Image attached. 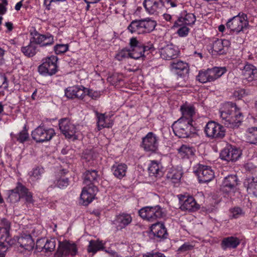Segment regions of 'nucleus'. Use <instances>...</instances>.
I'll return each mask as SVG.
<instances>
[{
	"label": "nucleus",
	"instance_id": "1",
	"mask_svg": "<svg viewBox=\"0 0 257 257\" xmlns=\"http://www.w3.org/2000/svg\"><path fill=\"white\" fill-rule=\"evenodd\" d=\"M222 122L226 127L237 128L241 123L243 116L236 104L227 102L220 109Z\"/></svg>",
	"mask_w": 257,
	"mask_h": 257
},
{
	"label": "nucleus",
	"instance_id": "2",
	"mask_svg": "<svg viewBox=\"0 0 257 257\" xmlns=\"http://www.w3.org/2000/svg\"><path fill=\"white\" fill-rule=\"evenodd\" d=\"M174 134L181 138H187L196 133V128L190 119L180 118L172 126Z\"/></svg>",
	"mask_w": 257,
	"mask_h": 257
},
{
	"label": "nucleus",
	"instance_id": "3",
	"mask_svg": "<svg viewBox=\"0 0 257 257\" xmlns=\"http://www.w3.org/2000/svg\"><path fill=\"white\" fill-rule=\"evenodd\" d=\"M21 198H25L27 203L33 202L32 194L21 183L18 182L14 189L9 191L7 201L15 203L18 202Z\"/></svg>",
	"mask_w": 257,
	"mask_h": 257
},
{
	"label": "nucleus",
	"instance_id": "4",
	"mask_svg": "<svg viewBox=\"0 0 257 257\" xmlns=\"http://www.w3.org/2000/svg\"><path fill=\"white\" fill-rule=\"evenodd\" d=\"M156 25V21L147 18L133 21L128 26L127 29L132 33L141 34L151 32L155 29Z\"/></svg>",
	"mask_w": 257,
	"mask_h": 257
},
{
	"label": "nucleus",
	"instance_id": "5",
	"mask_svg": "<svg viewBox=\"0 0 257 257\" xmlns=\"http://www.w3.org/2000/svg\"><path fill=\"white\" fill-rule=\"evenodd\" d=\"M139 214L144 220L150 222L157 221L166 215L163 209L159 205L144 207L139 211Z\"/></svg>",
	"mask_w": 257,
	"mask_h": 257
},
{
	"label": "nucleus",
	"instance_id": "6",
	"mask_svg": "<svg viewBox=\"0 0 257 257\" xmlns=\"http://www.w3.org/2000/svg\"><path fill=\"white\" fill-rule=\"evenodd\" d=\"M247 16L243 13H239L238 15L228 20L226 27L232 32L237 34L243 31L248 26Z\"/></svg>",
	"mask_w": 257,
	"mask_h": 257
},
{
	"label": "nucleus",
	"instance_id": "7",
	"mask_svg": "<svg viewBox=\"0 0 257 257\" xmlns=\"http://www.w3.org/2000/svg\"><path fill=\"white\" fill-rule=\"evenodd\" d=\"M78 253V247L76 243L70 240L59 241L58 247L54 257H74Z\"/></svg>",
	"mask_w": 257,
	"mask_h": 257
},
{
	"label": "nucleus",
	"instance_id": "8",
	"mask_svg": "<svg viewBox=\"0 0 257 257\" xmlns=\"http://www.w3.org/2000/svg\"><path fill=\"white\" fill-rule=\"evenodd\" d=\"M58 57L51 56L43 59V63L38 67L39 73L43 76H52L58 71L57 62Z\"/></svg>",
	"mask_w": 257,
	"mask_h": 257
},
{
	"label": "nucleus",
	"instance_id": "9",
	"mask_svg": "<svg viewBox=\"0 0 257 257\" xmlns=\"http://www.w3.org/2000/svg\"><path fill=\"white\" fill-rule=\"evenodd\" d=\"M54 130L46 128L43 126H39L32 132V137L37 143H42L50 140L55 135Z\"/></svg>",
	"mask_w": 257,
	"mask_h": 257
},
{
	"label": "nucleus",
	"instance_id": "10",
	"mask_svg": "<svg viewBox=\"0 0 257 257\" xmlns=\"http://www.w3.org/2000/svg\"><path fill=\"white\" fill-rule=\"evenodd\" d=\"M205 133L208 137L220 139L225 136V130L221 124L211 121L206 125Z\"/></svg>",
	"mask_w": 257,
	"mask_h": 257
},
{
	"label": "nucleus",
	"instance_id": "11",
	"mask_svg": "<svg viewBox=\"0 0 257 257\" xmlns=\"http://www.w3.org/2000/svg\"><path fill=\"white\" fill-rule=\"evenodd\" d=\"M141 147L147 152H156L158 148V137L152 132H149L142 139Z\"/></svg>",
	"mask_w": 257,
	"mask_h": 257
},
{
	"label": "nucleus",
	"instance_id": "12",
	"mask_svg": "<svg viewBox=\"0 0 257 257\" xmlns=\"http://www.w3.org/2000/svg\"><path fill=\"white\" fill-rule=\"evenodd\" d=\"M59 126L60 131L66 138L71 139L74 137L76 139V126L69 119L67 118L61 119L59 122Z\"/></svg>",
	"mask_w": 257,
	"mask_h": 257
},
{
	"label": "nucleus",
	"instance_id": "13",
	"mask_svg": "<svg viewBox=\"0 0 257 257\" xmlns=\"http://www.w3.org/2000/svg\"><path fill=\"white\" fill-rule=\"evenodd\" d=\"M241 150L232 146L225 148L220 153L222 160L227 162L237 160L241 156Z\"/></svg>",
	"mask_w": 257,
	"mask_h": 257
},
{
	"label": "nucleus",
	"instance_id": "14",
	"mask_svg": "<svg viewBox=\"0 0 257 257\" xmlns=\"http://www.w3.org/2000/svg\"><path fill=\"white\" fill-rule=\"evenodd\" d=\"M97 188L93 184L84 187L80 195V200L84 205H87L94 199L97 192Z\"/></svg>",
	"mask_w": 257,
	"mask_h": 257
},
{
	"label": "nucleus",
	"instance_id": "15",
	"mask_svg": "<svg viewBox=\"0 0 257 257\" xmlns=\"http://www.w3.org/2000/svg\"><path fill=\"white\" fill-rule=\"evenodd\" d=\"M240 70L244 83L257 80V69L253 65L247 63Z\"/></svg>",
	"mask_w": 257,
	"mask_h": 257
},
{
	"label": "nucleus",
	"instance_id": "16",
	"mask_svg": "<svg viewBox=\"0 0 257 257\" xmlns=\"http://www.w3.org/2000/svg\"><path fill=\"white\" fill-rule=\"evenodd\" d=\"M197 173L200 183L209 182L214 177V173L209 166L199 165Z\"/></svg>",
	"mask_w": 257,
	"mask_h": 257
},
{
	"label": "nucleus",
	"instance_id": "17",
	"mask_svg": "<svg viewBox=\"0 0 257 257\" xmlns=\"http://www.w3.org/2000/svg\"><path fill=\"white\" fill-rule=\"evenodd\" d=\"M86 88L83 86L69 87L65 90V95L69 99H82L86 95Z\"/></svg>",
	"mask_w": 257,
	"mask_h": 257
},
{
	"label": "nucleus",
	"instance_id": "18",
	"mask_svg": "<svg viewBox=\"0 0 257 257\" xmlns=\"http://www.w3.org/2000/svg\"><path fill=\"white\" fill-rule=\"evenodd\" d=\"M9 231L0 227V250L7 251L15 242V240L11 237Z\"/></svg>",
	"mask_w": 257,
	"mask_h": 257
},
{
	"label": "nucleus",
	"instance_id": "19",
	"mask_svg": "<svg viewBox=\"0 0 257 257\" xmlns=\"http://www.w3.org/2000/svg\"><path fill=\"white\" fill-rule=\"evenodd\" d=\"M180 203L181 204L180 208L182 210L194 211L199 208V205L197 204L195 199L192 196L188 197L183 196V198H180Z\"/></svg>",
	"mask_w": 257,
	"mask_h": 257
},
{
	"label": "nucleus",
	"instance_id": "20",
	"mask_svg": "<svg viewBox=\"0 0 257 257\" xmlns=\"http://www.w3.org/2000/svg\"><path fill=\"white\" fill-rule=\"evenodd\" d=\"M230 45V42L228 40L217 39L212 44V51L219 55L224 54Z\"/></svg>",
	"mask_w": 257,
	"mask_h": 257
},
{
	"label": "nucleus",
	"instance_id": "21",
	"mask_svg": "<svg viewBox=\"0 0 257 257\" xmlns=\"http://www.w3.org/2000/svg\"><path fill=\"white\" fill-rule=\"evenodd\" d=\"M237 185V178L236 175H228L223 181L221 189L223 192H229L233 190Z\"/></svg>",
	"mask_w": 257,
	"mask_h": 257
},
{
	"label": "nucleus",
	"instance_id": "22",
	"mask_svg": "<svg viewBox=\"0 0 257 257\" xmlns=\"http://www.w3.org/2000/svg\"><path fill=\"white\" fill-rule=\"evenodd\" d=\"M159 2L163 3L162 0H144L143 6L146 11L150 15H157L161 8Z\"/></svg>",
	"mask_w": 257,
	"mask_h": 257
},
{
	"label": "nucleus",
	"instance_id": "23",
	"mask_svg": "<svg viewBox=\"0 0 257 257\" xmlns=\"http://www.w3.org/2000/svg\"><path fill=\"white\" fill-rule=\"evenodd\" d=\"M178 53L177 48L173 45H168L162 49L161 56L164 59L171 60L177 58Z\"/></svg>",
	"mask_w": 257,
	"mask_h": 257
},
{
	"label": "nucleus",
	"instance_id": "24",
	"mask_svg": "<svg viewBox=\"0 0 257 257\" xmlns=\"http://www.w3.org/2000/svg\"><path fill=\"white\" fill-rule=\"evenodd\" d=\"M151 230L154 236L158 238L164 239L167 237V229L162 223L157 222L153 224L151 226Z\"/></svg>",
	"mask_w": 257,
	"mask_h": 257
},
{
	"label": "nucleus",
	"instance_id": "25",
	"mask_svg": "<svg viewBox=\"0 0 257 257\" xmlns=\"http://www.w3.org/2000/svg\"><path fill=\"white\" fill-rule=\"evenodd\" d=\"M18 243L26 250H31L34 248L35 243L30 234H24L18 239Z\"/></svg>",
	"mask_w": 257,
	"mask_h": 257
},
{
	"label": "nucleus",
	"instance_id": "26",
	"mask_svg": "<svg viewBox=\"0 0 257 257\" xmlns=\"http://www.w3.org/2000/svg\"><path fill=\"white\" fill-rule=\"evenodd\" d=\"M127 167L124 163H115L111 167V170L113 175L119 179H122L126 175Z\"/></svg>",
	"mask_w": 257,
	"mask_h": 257
},
{
	"label": "nucleus",
	"instance_id": "27",
	"mask_svg": "<svg viewBox=\"0 0 257 257\" xmlns=\"http://www.w3.org/2000/svg\"><path fill=\"white\" fill-rule=\"evenodd\" d=\"M148 172L150 176L160 177L163 174L162 167L157 161H151L148 168Z\"/></svg>",
	"mask_w": 257,
	"mask_h": 257
},
{
	"label": "nucleus",
	"instance_id": "28",
	"mask_svg": "<svg viewBox=\"0 0 257 257\" xmlns=\"http://www.w3.org/2000/svg\"><path fill=\"white\" fill-rule=\"evenodd\" d=\"M180 110L182 114V116L181 118L190 119L191 122L193 121L192 117L195 113V108L193 105L187 103L184 104L181 106Z\"/></svg>",
	"mask_w": 257,
	"mask_h": 257
},
{
	"label": "nucleus",
	"instance_id": "29",
	"mask_svg": "<svg viewBox=\"0 0 257 257\" xmlns=\"http://www.w3.org/2000/svg\"><path fill=\"white\" fill-rule=\"evenodd\" d=\"M240 243L239 239L233 236L224 238L221 241V246L223 250L227 248H235Z\"/></svg>",
	"mask_w": 257,
	"mask_h": 257
},
{
	"label": "nucleus",
	"instance_id": "30",
	"mask_svg": "<svg viewBox=\"0 0 257 257\" xmlns=\"http://www.w3.org/2000/svg\"><path fill=\"white\" fill-rule=\"evenodd\" d=\"M132 221V217L130 214L122 213L117 215L116 217L115 222L120 229L125 227Z\"/></svg>",
	"mask_w": 257,
	"mask_h": 257
},
{
	"label": "nucleus",
	"instance_id": "31",
	"mask_svg": "<svg viewBox=\"0 0 257 257\" xmlns=\"http://www.w3.org/2000/svg\"><path fill=\"white\" fill-rule=\"evenodd\" d=\"M207 70L208 77L210 82L218 79L226 71L225 67H214L211 69H208Z\"/></svg>",
	"mask_w": 257,
	"mask_h": 257
},
{
	"label": "nucleus",
	"instance_id": "32",
	"mask_svg": "<svg viewBox=\"0 0 257 257\" xmlns=\"http://www.w3.org/2000/svg\"><path fill=\"white\" fill-rule=\"evenodd\" d=\"M84 183L89 186L90 184L97 181L98 175L95 170L86 171L83 174Z\"/></svg>",
	"mask_w": 257,
	"mask_h": 257
},
{
	"label": "nucleus",
	"instance_id": "33",
	"mask_svg": "<svg viewBox=\"0 0 257 257\" xmlns=\"http://www.w3.org/2000/svg\"><path fill=\"white\" fill-rule=\"evenodd\" d=\"M103 248L104 244L101 241L91 240L89 241L87 250L88 252H92L94 254L98 251L103 249Z\"/></svg>",
	"mask_w": 257,
	"mask_h": 257
},
{
	"label": "nucleus",
	"instance_id": "34",
	"mask_svg": "<svg viewBox=\"0 0 257 257\" xmlns=\"http://www.w3.org/2000/svg\"><path fill=\"white\" fill-rule=\"evenodd\" d=\"M182 172L175 169H171L167 174V178L171 182L175 184L179 182L182 177Z\"/></svg>",
	"mask_w": 257,
	"mask_h": 257
},
{
	"label": "nucleus",
	"instance_id": "35",
	"mask_svg": "<svg viewBox=\"0 0 257 257\" xmlns=\"http://www.w3.org/2000/svg\"><path fill=\"white\" fill-rule=\"evenodd\" d=\"M37 48L36 45L31 40L28 45L21 48V51L26 56L32 57L36 54Z\"/></svg>",
	"mask_w": 257,
	"mask_h": 257
},
{
	"label": "nucleus",
	"instance_id": "36",
	"mask_svg": "<svg viewBox=\"0 0 257 257\" xmlns=\"http://www.w3.org/2000/svg\"><path fill=\"white\" fill-rule=\"evenodd\" d=\"M178 155L182 158H188L194 155V149L192 147L183 145L178 150Z\"/></svg>",
	"mask_w": 257,
	"mask_h": 257
},
{
	"label": "nucleus",
	"instance_id": "37",
	"mask_svg": "<svg viewBox=\"0 0 257 257\" xmlns=\"http://www.w3.org/2000/svg\"><path fill=\"white\" fill-rule=\"evenodd\" d=\"M246 139L249 144L257 145V127H253L248 129Z\"/></svg>",
	"mask_w": 257,
	"mask_h": 257
},
{
	"label": "nucleus",
	"instance_id": "38",
	"mask_svg": "<svg viewBox=\"0 0 257 257\" xmlns=\"http://www.w3.org/2000/svg\"><path fill=\"white\" fill-rule=\"evenodd\" d=\"M44 171L43 168L37 167L34 168L29 173L30 179L32 181H35L40 179L42 174H44Z\"/></svg>",
	"mask_w": 257,
	"mask_h": 257
},
{
	"label": "nucleus",
	"instance_id": "39",
	"mask_svg": "<svg viewBox=\"0 0 257 257\" xmlns=\"http://www.w3.org/2000/svg\"><path fill=\"white\" fill-rule=\"evenodd\" d=\"M172 70L185 71L187 72L188 71V64L181 61H177L176 62H173L171 64Z\"/></svg>",
	"mask_w": 257,
	"mask_h": 257
},
{
	"label": "nucleus",
	"instance_id": "40",
	"mask_svg": "<svg viewBox=\"0 0 257 257\" xmlns=\"http://www.w3.org/2000/svg\"><path fill=\"white\" fill-rule=\"evenodd\" d=\"M97 115V128L98 130L100 131L102 128L104 127H110V125H107L105 124V116L104 114L99 113L98 112L96 113Z\"/></svg>",
	"mask_w": 257,
	"mask_h": 257
},
{
	"label": "nucleus",
	"instance_id": "41",
	"mask_svg": "<svg viewBox=\"0 0 257 257\" xmlns=\"http://www.w3.org/2000/svg\"><path fill=\"white\" fill-rule=\"evenodd\" d=\"M144 57L145 55L143 53V49H142V47H137L135 48H133V49L131 50V58L137 60Z\"/></svg>",
	"mask_w": 257,
	"mask_h": 257
},
{
	"label": "nucleus",
	"instance_id": "42",
	"mask_svg": "<svg viewBox=\"0 0 257 257\" xmlns=\"http://www.w3.org/2000/svg\"><path fill=\"white\" fill-rule=\"evenodd\" d=\"M126 58H131V50L127 49L121 50L115 56V58L118 61H122Z\"/></svg>",
	"mask_w": 257,
	"mask_h": 257
},
{
	"label": "nucleus",
	"instance_id": "43",
	"mask_svg": "<svg viewBox=\"0 0 257 257\" xmlns=\"http://www.w3.org/2000/svg\"><path fill=\"white\" fill-rule=\"evenodd\" d=\"M247 191L249 193H252L257 196V179L253 178L248 182Z\"/></svg>",
	"mask_w": 257,
	"mask_h": 257
},
{
	"label": "nucleus",
	"instance_id": "44",
	"mask_svg": "<svg viewBox=\"0 0 257 257\" xmlns=\"http://www.w3.org/2000/svg\"><path fill=\"white\" fill-rule=\"evenodd\" d=\"M194 245L190 242H185L177 249L178 254L185 253L192 250L194 248Z\"/></svg>",
	"mask_w": 257,
	"mask_h": 257
},
{
	"label": "nucleus",
	"instance_id": "45",
	"mask_svg": "<svg viewBox=\"0 0 257 257\" xmlns=\"http://www.w3.org/2000/svg\"><path fill=\"white\" fill-rule=\"evenodd\" d=\"M56 242L54 239L47 240L42 248L45 249L46 251H52L55 248Z\"/></svg>",
	"mask_w": 257,
	"mask_h": 257
},
{
	"label": "nucleus",
	"instance_id": "46",
	"mask_svg": "<svg viewBox=\"0 0 257 257\" xmlns=\"http://www.w3.org/2000/svg\"><path fill=\"white\" fill-rule=\"evenodd\" d=\"M197 79L201 83H206L207 82H210L209 77H208L207 70L202 71H200L199 72L198 75L197 76Z\"/></svg>",
	"mask_w": 257,
	"mask_h": 257
},
{
	"label": "nucleus",
	"instance_id": "47",
	"mask_svg": "<svg viewBox=\"0 0 257 257\" xmlns=\"http://www.w3.org/2000/svg\"><path fill=\"white\" fill-rule=\"evenodd\" d=\"M182 20L184 21L186 25H192L194 24L196 21V17L194 14L189 13L186 14L184 18H182Z\"/></svg>",
	"mask_w": 257,
	"mask_h": 257
},
{
	"label": "nucleus",
	"instance_id": "48",
	"mask_svg": "<svg viewBox=\"0 0 257 257\" xmlns=\"http://www.w3.org/2000/svg\"><path fill=\"white\" fill-rule=\"evenodd\" d=\"M68 44H57L54 47V50L57 54H60L68 51Z\"/></svg>",
	"mask_w": 257,
	"mask_h": 257
},
{
	"label": "nucleus",
	"instance_id": "49",
	"mask_svg": "<svg viewBox=\"0 0 257 257\" xmlns=\"http://www.w3.org/2000/svg\"><path fill=\"white\" fill-rule=\"evenodd\" d=\"M45 35H41L36 32L33 35V40L32 41L35 44H39L42 46Z\"/></svg>",
	"mask_w": 257,
	"mask_h": 257
},
{
	"label": "nucleus",
	"instance_id": "50",
	"mask_svg": "<svg viewBox=\"0 0 257 257\" xmlns=\"http://www.w3.org/2000/svg\"><path fill=\"white\" fill-rule=\"evenodd\" d=\"M69 185V180L67 178H61L57 180L56 185L60 189H63Z\"/></svg>",
	"mask_w": 257,
	"mask_h": 257
},
{
	"label": "nucleus",
	"instance_id": "51",
	"mask_svg": "<svg viewBox=\"0 0 257 257\" xmlns=\"http://www.w3.org/2000/svg\"><path fill=\"white\" fill-rule=\"evenodd\" d=\"M28 138L29 134L26 131L23 130L19 134L17 140L20 143H23L27 141Z\"/></svg>",
	"mask_w": 257,
	"mask_h": 257
},
{
	"label": "nucleus",
	"instance_id": "52",
	"mask_svg": "<svg viewBox=\"0 0 257 257\" xmlns=\"http://www.w3.org/2000/svg\"><path fill=\"white\" fill-rule=\"evenodd\" d=\"M42 46H46L53 44V37L50 35H45Z\"/></svg>",
	"mask_w": 257,
	"mask_h": 257
},
{
	"label": "nucleus",
	"instance_id": "53",
	"mask_svg": "<svg viewBox=\"0 0 257 257\" xmlns=\"http://www.w3.org/2000/svg\"><path fill=\"white\" fill-rule=\"evenodd\" d=\"M189 29L186 26H183L179 28L177 31V33L180 37H184L188 35Z\"/></svg>",
	"mask_w": 257,
	"mask_h": 257
},
{
	"label": "nucleus",
	"instance_id": "54",
	"mask_svg": "<svg viewBox=\"0 0 257 257\" xmlns=\"http://www.w3.org/2000/svg\"><path fill=\"white\" fill-rule=\"evenodd\" d=\"M232 216L234 218H237L243 214L242 209L239 207H235L231 210Z\"/></svg>",
	"mask_w": 257,
	"mask_h": 257
},
{
	"label": "nucleus",
	"instance_id": "55",
	"mask_svg": "<svg viewBox=\"0 0 257 257\" xmlns=\"http://www.w3.org/2000/svg\"><path fill=\"white\" fill-rule=\"evenodd\" d=\"M245 94V91L244 89H239L238 90H235L233 92V96L235 98L240 99L242 98Z\"/></svg>",
	"mask_w": 257,
	"mask_h": 257
},
{
	"label": "nucleus",
	"instance_id": "56",
	"mask_svg": "<svg viewBox=\"0 0 257 257\" xmlns=\"http://www.w3.org/2000/svg\"><path fill=\"white\" fill-rule=\"evenodd\" d=\"M1 226L4 229H6V230L10 231L11 228V223L6 218H3L1 220Z\"/></svg>",
	"mask_w": 257,
	"mask_h": 257
},
{
	"label": "nucleus",
	"instance_id": "57",
	"mask_svg": "<svg viewBox=\"0 0 257 257\" xmlns=\"http://www.w3.org/2000/svg\"><path fill=\"white\" fill-rule=\"evenodd\" d=\"M86 91V94L91 97L93 99H96L99 96V93L96 91H94L92 89H88L86 88V90H85Z\"/></svg>",
	"mask_w": 257,
	"mask_h": 257
},
{
	"label": "nucleus",
	"instance_id": "58",
	"mask_svg": "<svg viewBox=\"0 0 257 257\" xmlns=\"http://www.w3.org/2000/svg\"><path fill=\"white\" fill-rule=\"evenodd\" d=\"M139 41L136 39V38H132L130 40V44L131 47L133 48H135L137 47H142L141 45L139 44Z\"/></svg>",
	"mask_w": 257,
	"mask_h": 257
},
{
	"label": "nucleus",
	"instance_id": "59",
	"mask_svg": "<svg viewBox=\"0 0 257 257\" xmlns=\"http://www.w3.org/2000/svg\"><path fill=\"white\" fill-rule=\"evenodd\" d=\"M143 257H166L164 254L160 252H156L155 253H148V254L144 255Z\"/></svg>",
	"mask_w": 257,
	"mask_h": 257
},
{
	"label": "nucleus",
	"instance_id": "60",
	"mask_svg": "<svg viewBox=\"0 0 257 257\" xmlns=\"http://www.w3.org/2000/svg\"><path fill=\"white\" fill-rule=\"evenodd\" d=\"M183 20L182 18H179L177 21H176L174 23V25L173 26V28H177L179 26H181L183 24Z\"/></svg>",
	"mask_w": 257,
	"mask_h": 257
},
{
	"label": "nucleus",
	"instance_id": "61",
	"mask_svg": "<svg viewBox=\"0 0 257 257\" xmlns=\"http://www.w3.org/2000/svg\"><path fill=\"white\" fill-rule=\"evenodd\" d=\"M6 6L4 4H0V15H4L7 11Z\"/></svg>",
	"mask_w": 257,
	"mask_h": 257
},
{
	"label": "nucleus",
	"instance_id": "62",
	"mask_svg": "<svg viewBox=\"0 0 257 257\" xmlns=\"http://www.w3.org/2000/svg\"><path fill=\"white\" fill-rule=\"evenodd\" d=\"M142 49H143V53H144L146 51H149L151 50L152 49H153V46L152 44H150L148 46H142Z\"/></svg>",
	"mask_w": 257,
	"mask_h": 257
},
{
	"label": "nucleus",
	"instance_id": "63",
	"mask_svg": "<svg viewBox=\"0 0 257 257\" xmlns=\"http://www.w3.org/2000/svg\"><path fill=\"white\" fill-rule=\"evenodd\" d=\"M163 18L164 19L166 20L167 21L172 22V17L171 15L168 14H164L163 15Z\"/></svg>",
	"mask_w": 257,
	"mask_h": 257
},
{
	"label": "nucleus",
	"instance_id": "64",
	"mask_svg": "<svg viewBox=\"0 0 257 257\" xmlns=\"http://www.w3.org/2000/svg\"><path fill=\"white\" fill-rule=\"evenodd\" d=\"M5 26L9 32L12 31L13 29V24L11 22L6 23Z\"/></svg>",
	"mask_w": 257,
	"mask_h": 257
}]
</instances>
